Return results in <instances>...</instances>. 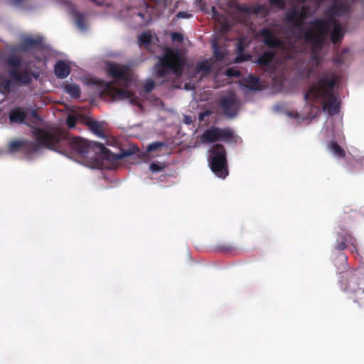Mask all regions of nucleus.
Masks as SVG:
<instances>
[{
	"label": "nucleus",
	"instance_id": "nucleus-1",
	"mask_svg": "<svg viewBox=\"0 0 364 364\" xmlns=\"http://www.w3.org/2000/svg\"><path fill=\"white\" fill-rule=\"evenodd\" d=\"M32 134L36 141H13L9 144V151L14 153L22 148L30 154H34L41 148H46L59 153L82 155L92 149L107 159L116 161L132 154L129 149L122 150L119 154H112L103 144L87 141L81 137L73 136L67 131L59 127H34L32 129Z\"/></svg>",
	"mask_w": 364,
	"mask_h": 364
},
{
	"label": "nucleus",
	"instance_id": "nucleus-2",
	"mask_svg": "<svg viewBox=\"0 0 364 364\" xmlns=\"http://www.w3.org/2000/svg\"><path fill=\"white\" fill-rule=\"evenodd\" d=\"M336 82V77L334 74L328 75L323 72L310 85L304 95V100L309 105L321 103L323 111L327 112L330 115L338 114L340 110V102L333 92Z\"/></svg>",
	"mask_w": 364,
	"mask_h": 364
},
{
	"label": "nucleus",
	"instance_id": "nucleus-3",
	"mask_svg": "<svg viewBox=\"0 0 364 364\" xmlns=\"http://www.w3.org/2000/svg\"><path fill=\"white\" fill-rule=\"evenodd\" d=\"M328 23V21L323 18H316L310 21L309 27L303 31V37L301 38L304 44L309 47L310 61L315 66H318L321 61L319 53L329 35Z\"/></svg>",
	"mask_w": 364,
	"mask_h": 364
},
{
	"label": "nucleus",
	"instance_id": "nucleus-4",
	"mask_svg": "<svg viewBox=\"0 0 364 364\" xmlns=\"http://www.w3.org/2000/svg\"><path fill=\"white\" fill-rule=\"evenodd\" d=\"M339 285L353 302L360 306L364 304V273L362 270L355 269L343 272Z\"/></svg>",
	"mask_w": 364,
	"mask_h": 364
},
{
	"label": "nucleus",
	"instance_id": "nucleus-5",
	"mask_svg": "<svg viewBox=\"0 0 364 364\" xmlns=\"http://www.w3.org/2000/svg\"><path fill=\"white\" fill-rule=\"evenodd\" d=\"M184 60L182 55L177 50L168 49L166 53L159 58L155 65L156 75L165 77L171 72L176 77H180L183 71Z\"/></svg>",
	"mask_w": 364,
	"mask_h": 364
},
{
	"label": "nucleus",
	"instance_id": "nucleus-6",
	"mask_svg": "<svg viewBox=\"0 0 364 364\" xmlns=\"http://www.w3.org/2000/svg\"><path fill=\"white\" fill-rule=\"evenodd\" d=\"M209 164L211 171L218 177L225 178L228 175L227 153L223 144H215L211 147Z\"/></svg>",
	"mask_w": 364,
	"mask_h": 364
},
{
	"label": "nucleus",
	"instance_id": "nucleus-7",
	"mask_svg": "<svg viewBox=\"0 0 364 364\" xmlns=\"http://www.w3.org/2000/svg\"><path fill=\"white\" fill-rule=\"evenodd\" d=\"M22 64L21 57L12 55L6 59V65L9 67V74L14 81L18 84L27 85L32 82L31 74L27 70L21 72L18 70Z\"/></svg>",
	"mask_w": 364,
	"mask_h": 364
},
{
	"label": "nucleus",
	"instance_id": "nucleus-8",
	"mask_svg": "<svg viewBox=\"0 0 364 364\" xmlns=\"http://www.w3.org/2000/svg\"><path fill=\"white\" fill-rule=\"evenodd\" d=\"M106 70L108 75L117 81H122L127 85L132 80V70L128 65L107 62Z\"/></svg>",
	"mask_w": 364,
	"mask_h": 364
},
{
	"label": "nucleus",
	"instance_id": "nucleus-9",
	"mask_svg": "<svg viewBox=\"0 0 364 364\" xmlns=\"http://www.w3.org/2000/svg\"><path fill=\"white\" fill-rule=\"evenodd\" d=\"M223 113L228 118L235 117L239 111L240 101L233 92L221 97L218 100Z\"/></svg>",
	"mask_w": 364,
	"mask_h": 364
},
{
	"label": "nucleus",
	"instance_id": "nucleus-10",
	"mask_svg": "<svg viewBox=\"0 0 364 364\" xmlns=\"http://www.w3.org/2000/svg\"><path fill=\"white\" fill-rule=\"evenodd\" d=\"M102 95L106 94L113 100L130 99L133 100L134 94L128 90L117 88L113 86L111 82H107L104 90L101 92Z\"/></svg>",
	"mask_w": 364,
	"mask_h": 364
},
{
	"label": "nucleus",
	"instance_id": "nucleus-11",
	"mask_svg": "<svg viewBox=\"0 0 364 364\" xmlns=\"http://www.w3.org/2000/svg\"><path fill=\"white\" fill-rule=\"evenodd\" d=\"M259 36L263 38V43L269 48H279L283 46V42L269 28H262L259 31Z\"/></svg>",
	"mask_w": 364,
	"mask_h": 364
},
{
	"label": "nucleus",
	"instance_id": "nucleus-12",
	"mask_svg": "<svg viewBox=\"0 0 364 364\" xmlns=\"http://www.w3.org/2000/svg\"><path fill=\"white\" fill-rule=\"evenodd\" d=\"M348 244H354V237L350 232L343 230L337 235L334 248L338 251H342L346 249Z\"/></svg>",
	"mask_w": 364,
	"mask_h": 364
},
{
	"label": "nucleus",
	"instance_id": "nucleus-13",
	"mask_svg": "<svg viewBox=\"0 0 364 364\" xmlns=\"http://www.w3.org/2000/svg\"><path fill=\"white\" fill-rule=\"evenodd\" d=\"M329 21V31H331V25H333V30L331 33V41L333 44H336L341 41L344 36V29L338 23L337 21L329 18L326 19Z\"/></svg>",
	"mask_w": 364,
	"mask_h": 364
},
{
	"label": "nucleus",
	"instance_id": "nucleus-14",
	"mask_svg": "<svg viewBox=\"0 0 364 364\" xmlns=\"http://www.w3.org/2000/svg\"><path fill=\"white\" fill-rule=\"evenodd\" d=\"M27 109L17 107L9 112V121L11 124H23L27 117Z\"/></svg>",
	"mask_w": 364,
	"mask_h": 364
},
{
	"label": "nucleus",
	"instance_id": "nucleus-15",
	"mask_svg": "<svg viewBox=\"0 0 364 364\" xmlns=\"http://www.w3.org/2000/svg\"><path fill=\"white\" fill-rule=\"evenodd\" d=\"M331 16H341L343 15L348 14L350 11V7L346 2H341L334 4L328 10Z\"/></svg>",
	"mask_w": 364,
	"mask_h": 364
},
{
	"label": "nucleus",
	"instance_id": "nucleus-16",
	"mask_svg": "<svg viewBox=\"0 0 364 364\" xmlns=\"http://www.w3.org/2000/svg\"><path fill=\"white\" fill-rule=\"evenodd\" d=\"M70 73V68L65 62L58 60L54 67V73L59 79L67 77Z\"/></svg>",
	"mask_w": 364,
	"mask_h": 364
},
{
	"label": "nucleus",
	"instance_id": "nucleus-17",
	"mask_svg": "<svg viewBox=\"0 0 364 364\" xmlns=\"http://www.w3.org/2000/svg\"><path fill=\"white\" fill-rule=\"evenodd\" d=\"M200 141L203 144H210L218 141V127H212L205 130L200 135Z\"/></svg>",
	"mask_w": 364,
	"mask_h": 364
},
{
	"label": "nucleus",
	"instance_id": "nucleus-18",
	"mask_svg": "<svg viewBox=\"0 0 364 364\" xmlns=\"http://www.w3.org/2000/svg\"><path fill=\"white\" fill-rule=\"evenodd\" d=\"M43 39L41 37L31 38L27 37L23 39L20 46L22 51H26L33 47H38L42 45Z\"/></svg>",
	"mask_w": 364,
	"mask_h": 364
},
{
	"label": "nucleus",
	"instance_id": "nucleus-19",
	"mask_svg": "<svg viewBox=\"0 0 364 364\" xmlns=\"http://www.w3.org/2000/svg\"><path fill=\"white\" fill-rule=\"evenodd\" d=\"M235 138V133L232 129L218 127V141L232 142Z\"/></svg>",
	"mask_w": 364,
	"mask_h": 364
},
{
	"label": "nucleus",
	"instance_id": "nucleus-20",
	"mask_svg": "<svg viewBox=\"0 0 364 364\" xmlns=\"http://www.w3.org/2000/svg\"><path fill=\"white\" fill-rule=\"evenodd\" d=\"M63 89L73 99H77L80 97L81 90L77 84L67 83L64 85Z\"/></svg>",
	"mask_w": 364,
	"mask_h": 364
},
{
	"label": "nucleus",
	"instance_id": "nucleus-21",
	"mask_svg": "<svg viewBox=\"0 0 364 364\" xmlns=\"http://www.w3.org/2000/svg\"><path fill=\"white\" fill-rule=\"evenodd\" d=\"M275 54L271 51H265L257 58V63L262 66H268L273 61Z\"/></svg>",
	"mask_w": 364,
	"mask_h": 364
},
{
	"label": "nucleus",
	"instance_id": "nucleus-22",
	"mask_svg": "<svg viewBox=\"0 0 364 364\" xmlns=\"http://www.w3.org/2000/svg\"><path fill=\"white\" fill-rule=\"evenodd\" d=\"M245 82L247 83L246 86L250 90H260L261 85L259 82V80L257 77L254 76L253 75H249L245 79Z\"/></svg>",
	"mask_w": 364,
	"mask_h": 364
},
{
	"label": "nucleus",
	"instance_id": "nucleus-23",
	"mask_svg": "<svg viewBox=\"0 0 364 364\" xmlns=\"http://www.w3.org/2000/svg\"><path fill=\"white\" fill-rule=\"evenodd\" d=\"M87 125L90 129L97 136L101 138L105 137V134L103 132V126L101 123L95 120H91L88 122Z\"/></svg>",
	"mask_w": 364,
	"mask_h": 364
},
{
	"label": "nucleus",
	"instance_id": "nucleus-24",
	"mask_svg": "<svg viewBox=\"0 0 364 364\" xmlns=\"http://www.w3.org/2000/svg\"><path fill=\"white\" fill-rule=\"evenodd\" d=\"M73 17L75 24L80 30L84 31L87 28L86 18L84 14L75 11Z\"/></svg>",
	"mask_w": 364,
	"mask_h": 364
},
{
	"label": "nucleus",
	"instance_id": "nucleus-25",
	"mask_svg": "<svg viewBox=\"0 0 364 364\" xmlns=\"http://www.w3.org/2000/svg\"><path fill=\"white\" fill-rule=\"evenodd\" d=\"M306 8L303 7L301 9V11L300 13L299 12L298 22H296V28L300 29V31L297 36V38L299 40H300V39L301 40V38L303 37V31L306 29V28H301V26L304 23V21L306 19Z\"/></svg>",
	"mask_w": 364,
	"mask_h": 364
},
{
	"label": "nucleus",
	"instance_id": "nucleus-26",
	"mask_svg": "<svg viewBox=\"0 0 364 364\" xmlns=\"http://www.w3.org/2000/svg\"><path fill=\"white\" fill-rule=\"evenodd\" d=\"M328 147L335 156L341 159H343L346 156L345 151L337 143V141H331Z\"/></svg>",
	"mask_w": 364,
	"mask_h": 364
},
{
	"label": "nucleus",
	"instance_id": "nucleus-27",
	"mask_svg": "<svg viewBox=\"0 0 364 364\" xmlns=\"http://www.w3.org/2000/svg\"><path fill=\"white\" fill-rule=\"evenodd\" d=\"M213 57L216 61H222L225 58V49L220 47L215 41L213 43Z\"/></svg>",
	"mask_w": 364,
	"mask_h": 364
},
{
	"label": "nucleus",
	"instance_id": "nucleus-28",
	"mask_svg": "<svg viewBox=\"0 0 364 364\" xmlns=\"http://www.w3.org/2000/svg\"><path fill=\"white\" fill-rule=\"evenodd\" d=\"M196 73H209L211 71V65L207 61H201L196 66Z\"/></svg>",
	"mask_w": 364,
	"mask_h": 364
},
{
	"label": "nucleus",
	"instance_id": "nucleus-29",
	"mask_svg": "<svg viewBox=\"0 0 364 364\" xmlns=\"http://www.w3.org/2000/svg\"><path fill=\"white\" fill-rule=\"evenodd\" d=\"M13 82L10 79H3L0 82V90L2 93H9L11 90Z\"/></svg>",
	"mask_w": 364,
	"mask_h": 364
},
{
	"label": "nucleus",
	"instance_id": "nucleus-30",
	"mask_svg": "<svg viewBox=\"0 0 364 364\" xmlns=\"http://www.w3.org/2000/svg\"><path fill=\"white\" fill-rule=\"evenodd\" d=\"M138 40L140 45L148 46L151 44L152 36L149 32H144L139 35Z\"/></svg>",
	"mask_w": 364,
	"mask_h": 364
},
{
	"label": "nucleus",
	"instance_id": "nucleus-31",
	"mask_svg": "<svg viewBox=\"0 0 364 364\" xmlns=\"http://www.w3.org/2000/svg\"><path fill=\"white\" fill-rule=\"evenodd\" d=\"M298 16L299 11L294 9L291 12L288 13L286 16V18L289 22L293 23L296 26V22H298Z\"/></svg>",
	"mask_w": 364,
	"mask_h": 364
},
{
	"label": "nucleus",
	"instance_id": "nucleus-32",
	"mask_svg": "<svg viewBox=\"0 0 364 364\" xmlns=\"http://www.w3.org/2000/svg\"><path fill=\"white\" fill-rule=\"evenodd\" d=\"M166 168L164 164H160L158 162H152L149 166V169L153 173H158L162 171Z\"/></svg>",
	"mask_w": 364,
	"mask_h": 364
},
{
	"label": "nucleus",
	"instance_id": "nucleus-33",
	"mask_svg": "<svg viewBox=\"0 0 364 364\" xmlns=\"http://www.w3.org/2000/svg\"><path fill=\"white\" fill-rule=\"evenodd\" d=\"M155 82L151 79L146 80L143 85V90L146 93L151 92L155 87Z\"/></svg>",
	"mask_w": 364,
	"mask_h": 364
},
{
	"label": "nucleus",
	"instance_id": "nucleus-34",
	"mask_svg": "<svg viewBox=\"0 0 364 364\" xmlns=\"http://www.w3.org/2000/svg\"><path fill=\"white\" fill-rule=\"evenodd\" d=\"M165 146V144L164 142L161 141H155L151 144H150L147 147V151L151 152L157 150L158 149L163 147Z\"/></svg>",
	"mask_w": 364,
	"mask_h": 364
},
{
	"label": "nucleus",
	"instance_id": "nucleus-35",
	"mask_svg": "<svg viewBox=\"0 0 364 364\" xmlns=\"http://www.w3.org/2000/svg\"><path fill=\"white\" fill-rule=\"evenodd\" d=\"M225 75L228 77H240L241 75V73L239 70L235 68H229L225 70Z\"/></svg>",
	"mask_w": 364,
	"mask_h": 364
},
{
	"label": "nucleus",
	"instance_id": "nucleus-36",
	"mask_svg": "<svg viewBox=\"0 0 364 364\" xmlns=\"http://www.w3.org/2000/svg\"><path fill=\"white\" fill-rule=\"evenodd\" d=\"M66 123L69 128H74L77 124V119L73 115H69L67 118Z\"/></svg>",
	"mask_w": 364,
	"mask_h": 364
},
{
	"label": "nucleus",
	"instance_id": "nucleus-37",
	"mask_svg": "<svg viewBox=\"0 0 364 364\" xmlns=\"http://www.w3.org/2000/svg\"><path fill=\"white\" fill-rule=\"evenodd\" d=\"M270 3L279 9H283L286 4L284 0H270Z\"/></svg>",
	"mask_w": 364,
	"mask_h": 364
},
{
	"label": "nucleus",
	"instance_id": "nucleus-38",
	"mask_svg": "<svg viewBox=\"0 0 364 364\" xmlns=\"http://www.w3.org/2000/svg\"><path fill=\"white\" fill-rule=\"evenodd\" d=\"M250 58V55L244 54L243 52L237 53V55L235 58L236 63H242L247 60Z\"/></svg>",
	"mask_w": 364,
	"mask_h": 364
},
{
	"label": "nucleus",
	"instance_id": "nucleus-39",
	"mask_svg": "<svg viewBox=\"0 0 364 364\" xmlns=\"http://www.w3.org/2000/svg\"><path fill=\"white\" fill-rule=\"evenodd\" d=\"M218 248L219 251L223 252H229L235 250V247L232 245H221Z\"/></svg>",
	"mask_w": 364,
	"mask_h": 364
},
{
	"label": "nucleus",
	"instance_id": "nucleus-40",
	"mask_svg": "<svg viewBox=\"0 0 364 364\" xmlns=\"http://www.w3.org/2000/svg\"><path fill=\"white\" fill-rule=\"evenodd\" d=\"M171 37L173 42H181L183 40V36L178 32L172 33Z\"/></svg>",
	"mask_w": 364,
	"mask_h": 364
},
{
	"label": "nucleus",
	"instance_id": "nucleus-41",
	"mask_svg": "<svg viewBox=\"0 0 364 364\" xmlns=\"http://www.w3.org/2000/svg\"><path fill=\"white\" fill-rule=\"evenodd\" d=\"M192 15L188 14V12H186V11H179L177 14H176V18H188L190 17H191Z\"/></svg>",
	"mask_w": 364,
	"mask_h": 364
},
{
	"label": "nucleus",
	"instance_id": "nucleus-42",
	"mask_svg": "<svg viewBox=\"0 0 364 364\" xmlns=\"http://www.w3.org/2000/svg\"><path fill=\"white\" fill-rule=\"evenodd\" d=\"M211 11H212L213 17H215V18L219 17V16H220L219 12L218 11L217 9L215 6L212 7Z\"/></svg>",
	"mask_w": 364,
	"mask_h": 364
},
{
	"label": "nucleus",
	"instance_id": "nucleus-43",
	"mask_svg": "<svg viewBox=\"0 0 364 364\" xmlns=\"http://www.w3.org/2000/svg\"><path fill=\"white\" fill-rule=\"evenodd\" d=\"M237 53H241V52L244 51V46H243L242 42L240 41L237 43Z\"/></svg>",
	"mask_w": 364,
	"mask_h": 364
},
{
	"label": "nucleus",
	"instance_id": "nucleus-44",
	"mask_svg": "<svg viewBox=\"0 0 364 364\" xmlns=\"http://www.w3.org/2000/svg\"><path fill=\"white\" fill-rule=\"evenodd\" d=\"M350 245V251L352 252H358V250H357V245H356V240L355 238L354 237V244L353 245Z\"/></svg>",
	"mask_w": 364,
	"mask_h": 364
},
{
	"label": "nucleus",
	"instance_id": "nucleus-45",
	"mask_svg": "<svg viewBox=\"0 0 364 364\" xmlns=\"http://www.w3.org/2000/svg\"><path fill=\"white\" fill-rule=\"evenodd\" d=\"M32 115L34 118H36L37 119H41V118H40L39 115L38 114V113L36 112V111H33Z\"/></svg>",
	"mask_w": 364,
	"mask_h": 364
},
{
	"label": "nucleus",
	"instance_id": "nucleus-46",
	"mask_svg": "<svg viewBox=\"0 0 364 364\" xmlns=\"http://www.w3.org/2000/svg\"><path fill=\"white\" fill-rule=\"evenodd\" d=\"M341 256L343 257V260H344V261H346V260H347V257H346L344 254L341 253Z\"/></svg>",
	"mask_w": 364,
	"mask_h": 364
},
{
	"label": "nucleus",
	"instance_id": "nucleus-47",
	"mask_svg": "<svg viewBox=\"0 0 364 364\" xmlns=\"http://www.w3.org/2000/svg\"><path fill=\"white\" fill-rule=\"evenodd\" d=\"M143 5H144L145 7H148V3H147L145 0H144V1H143Z\"/></svg>",
	"mask_w": 364,
	"mask_h": 364
},
{
	"label": "nucleus",
	"instance_id": "nucleus-48",
	"mask_svg": "<svg viewBox=\"0 0 364 364\" xmlns=\"http://www.w3.org/2000/svg\"><path fill=\"white\" fill-rule=\"evenodd\" d=\"M138 15L140 16L142 18L144 17V14H142L141 13H139Z\"/></svg>",
	"mask_w": 364,
	"mask_h": 364
},
{
	"label": "nucleus",
	"instance_id": "nucleus-49",
	"mask_svg": "<svg viewBox=\"0 0 364 364\" xmlns=\"http://www.w3.org/2000/svg\"><path fill=\"white\" fill-rule=\"evenodd\" d=\"M92 1L96 2L95 0H91Z\"/></svg>",
	"mask_w": 364,
	"mask_h": 364
}]
</instances>
